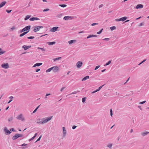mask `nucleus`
I'll return each instance as SVG.
<instances>
[{
	"mask_svg": "<svg viewBox=\"0 0 149 149\" xmlns=\"http://www.w3.org/2000/svg\"><path fill=\"white\" fill-rule=\"evenodd\" d=\"M52 117L53 116H51L49 117H47L46 119L45 118H42V123H43V124L47 123L50 120L52 119Z\"/></svg>",
	"mask_w": 149,
	"mask_h": 149,
	"instance_id": "obj_1",
	"label": "nucleus"
},
{
	"mask_svg": "<svg viewBox=\"0 0 149 149\" xmlns=\"http://www.w3.org/2000/svg\"><path fill=\"white\" fill-rule=\"evenodd\" d=\"M16 118L18 120H21L22 121H24L25 120V118L23 116L22 114H21L18 115L17 117Z\"/></svg>",
	"mask_w": 149,
	"mask_h": 149,
	"instance_id": "obj_2",
	"label": "nucleus"
},
{
	"mask_svg": "<svg viewBox=\"0 0 149 149\" xmlns=\"http://www.w3.org/2000/svg\"><path fill=\"white\" fill-rule=\"evenodd\" d=\"M23 135L22 134H16L14 136H13V140H16L17 138L19 137H22L23 136Z\"/></svg>",
	"mask_w": 149,
	"mask_h": 149,
	"instance_id": "obj_3",
	"label": "nucleus"
},
{
	"mask_svg": "<svg viewBox=\"0 0 149 149\" xmlns=\"http://www.w3.org/2000/svg\"><path fill=\"white\" fill-rule=\"evenodd\" d=\"M31 26L30 25L28 26H26L24 28H23L22 29L21 31V33L22 32H24L26 31H29L30 29Z\"/></svg>",
	"mask_w": 149,
	"mask_h": 149,
	"instance_id": "obj_4",
	"label": "nucleus"
},
{
	"mask_svg": "<svg viewBox=\"0 0 149 149\" xmlns=\"http://www.w3.org/2000/svg\"><path fill=\"white\" fill-rule=\"evenodd\" d=\"M52 70L53 72H58L59 70V68L57 66H54L52 67Z\"/></svg>",
	"mask_w": 149,
	"mask_h": 149,
	"instance_id": "obj_5",
	"label": "nucleus"
},
{
	"mask_svg": "<svg viewBox=\"0 0 149 149\" xmlns=\"http://www.w3.org/2000/svg\"><path fill=\"white\" fill-rule=\"evenodd\" d=\"M1 67L4 69H7L9 68V65L8 63H3L1 65Z\"/></svg>",
	"mask_w": 149,
	"mask_h": 149,
	"instance_id": "obj_6",
	"label": "nucleus"
},
{
	"mask_svg": "<svg viewBox=\"0 0 149 149\" xmlns=\"http://www.w3.org/2000/svg\"><path fill=\"white\" fill-rule=\"evenodd\" d=\"M4 131L5 134L7 135H9L11 132L8 130L7 127H5L4 128Z\"/></svg>",
	"mask_w": 149,
	"mask_h": 149,
	"instance_id": "obj_7",
	"label": "nucleus"
},
{
	"mask_svg": "<svg viewBox=\"0 0 149 149\" xmlns=\"http://www.w3.org/2000/svg\"><path fill=\"white\" fill-rule=\"evenodd\" d=\"M127 19V17H124L119 19H115L116 21H124L126 20Z\"/></svg>",
	"mask_w": 149,
	"mask_h": 149,
	"instance_id": "obj_8",
	"label": "nucleus"
},
{
	"mask_svg": "<svg viewBox=\"0 0 149 149\" xmlns=\"http://www.w3.org/2000/svg\"><path fill=\"white\" fill-rule=\"evenodd\" d=\"M43 28L42 26H38L35 27L34 29H33V31L35 32H36L39 30L40 28Z\"/></svg>",
	"mask_w": 149,
	"mask_h": 149,
	"instance_id": "obj_9",
	"label": "nucleus"
},
{
	"mask_svg": "<svg viewBox=\"0 0 149 149\" xmlns=\"http://www.w3.org/2000/svg\"><path fill=\"white\" fill-rule=\"evenodd\" d=\"M63 137L64 138L66 135L67 133L66 131L65 127H63Z\"/></svg>",
	"mask_w": 149,
	"mask_h": 149,
	"instance_id": "obj_10",
	"label": "nucleus"
},
{
	"mask_svg": "<svg viewBox=\"0 0 149 149\" xmlns=\"http://www.w3.org/2000/svg\"><path fill=\"white\" fill-rule=\"evenodd\" d=\"M143 6L141 4H138L136 6L135 8L136 9H142L143 8Z\"/></svg>",
	"mask_w": 149,
	"mask_h": 149,
	"instance_id": "obj_11",
	"label": "nucleus"
},
{
	"mask_svg": "<svg viewBox=\"0 0 149 149\" xmlns=\"http://www.w3.org/2000/svg\"><path fill=\"white\" fill-rule=\"evenodd\" d=\"M77 66L78 68H80L82 66L83 63H82L80 61H79L77 63Z\"/></svg>",
	"mask_w": 149,
	"mask_h": 149,
	"instance_id": "obj_12",
	"label": "nucleus"
},
{
	"mask_svg": "<svg viewBox=\"0 0 149 149\" xmlns=\"http://www.w3.org/2000/svg\"><path fill=\"white\" fill-rule=\"evenodd\" d=\"M149 134V132L148 131H146L145 132H143L141 133V135L142 136L144 137L146 135Z\"/></svg>",
	"mask_w": 149,
	"mask_h": 149,
	"instance_id": "obj_13",
	"label": "nucleus"
},
{
	"mask_svg": "<svg viewBox=\"0 0 149 149\" xmlns=\"http://www.w3.org/2000/svg\"><path fill=\"white\" fill-rule=\"evenodd\" d=\"M58 28V27H54L52 28L50 31L52 32H55L57 31V29Z\"/></svg>",
	"mask_w": 149,
	"mask_h": 149,
	"instance_id": "obj_14",
	"label": "nucleus"
},
{
	"mask_svg": "<svg viewBox=\"0 0 149 149\" xmlns=\"http://www.w3.org/2000/svg\"><path fill=\"white\" fill-rule=\"evenodd\" d=\"M30 47H31V46H27L26 45H24L22 47V48L24 49L25 50H27Z\"/></svg>",
	"mask_w": 149,
	"mask_h": 149,
	"instance_id": "obj_15",
	"label": "nucleus"
},
{
	"mask_svg": "<svg viewBox=\"0 0 149 149\" xmlns=\"http://www.w3.org/2000/svg\"><path fill=\"white\" fill-rule=\"evenodd\" d=\"M72 19V17L71 16H65L63 18V19L65 20H68L69 19Z\"/></svg>",
	"mask_w": 149,
	"mask_h": 149,
	"instance_id": "obj_16",
	"label": "nucleus"
},
{
	"mask_svg": "<svg viewBox=\"0 0 149 149\" xmlns=\"http://www.w3.org/2000/svg\"><path fill=\"white\" fill-rule=\"evenodd\" d=\"M42 63H36V64H35L33 65V67H35L36 66H40L41 65H42Z\"/></svg>",
	"mask_w": 149,
	"mask_h": 149,
	"instance_id": "obj_17",
	"label": "nucleus"
},
{
	"mask_svg": "<svg viewBox=\"0 0 149 149\" xmlns=\"http://www.w3.org/2000/svg\"><path fill=\"white\" fill-rule=\"evenodd\" d=\"M39 19V18L38 17H32L30 19V20L31 21H33L35 20H38Z\"/></svg>",
	"mask_w": 149,
	"mask_h": 149,
	"instance_id": "obj_18",
	"label": "nucleus"
},
{
	"mask_svg": "<svg viewBox=\"0 0 149 149\" xmlns=\"http://www.w3.org/2000/svg\"><path fill=\"white\" fill-rule=\"evenodd\" d=\"M76 42V40H72L70 41H69L68 42L69 44L70 45H71L73 43L75 42Z\"/></svg>",
	"mask_w": 149,
	"mask_h": 149,
	"instance_id": "obj_19",
	"label": "nucleus"
},
{
	"mask_svg": "<svg viewBox=\"0 0 149 149\" xmlns=\"http://www.w3.org/2000/svg\"><path fill=\"white\" fill-rule=\"evenodd\" d=\"M6 3V1H3L0 4V8L2 7H3Z\"/></svg>",
	"mask_w": 149,
	"mask_h": 149,
	"instance_id": "obj_20",
	"label": "nucleus"
},
{
	"mask_svg": "<svg viewBox=\"0 0 149 149\" xmlns=\"http://www.w3.org/2000/svg\"><path fill=\"white\" fill-rule=\"evenodd\" d=\"M29 32V31H25V32H24L22 33L21 34L19 35V36L20 37H22V36H24V35H25V34H27Z\"/></svg>",
	"mask_w": 149,
	"mask_h": 149,
	"instance_id": "obj_21",
	"label": "nucleus"
},
{
	"mask_svg": "<svg viewBox=\"0 0 149 149\" xmlns=\"http://www.w3.org/2000/svg\"><path fill=\"white\" fill-rule=\"evenodd\" d=\"M89 78V76H87L85 77H84L83 79H82V81H84L88 79Z\"/></svg>",
	"mask_w": 149,
	"mask_h": 149,
	"instance_id": "obj_22",
	"label": "nucleus"
},
{
	"mask_svg": "<svg viewBox=\"0 0 149 149\" xmlns=\"http://www.w3.org/2000/svg\"><path fill=\"white\" fill-rule=\"evenodd\" d=\"M6 52V51H3L2 49L0 48V55H2Z\"/></svg>",
	"mask_w": 149,
	"mask_h": 149,
	"instance_id": "obj_23",
	"label": "nucleus"
},
{
	"mask_svg": "<svg viewBox=\"0 0 149 149\" xmlns=\"http://www.w3.org/2000/svg\"><path fill=\"white\" fill-rule=\"evenodd\" d=\"M47 44H49V45H53L55 43V42H48L47 43Z\"/></svg>",
	"mask_w": 149,
	"mask_h": 149,
	"instance_id": "obj_24",
	"label": "nucleus"
},
{
	"mask_svg": "<svg viewBox=\"0 0 149 149\" xmlns=\"http://www.w3.org/2000/svg\"><path fill=\"white\" fill-rule=\"evenodd\" d=\"M61 59V57H58V58H54L53 59L54 60V61H56L58 60H59L60 59Z\"/></svg>",
	"mask_w": 149,
	"mask_h": 149,
	"instance_id": "obj_25",
	"label": "nucleus"
},
{
	"mask_svg": "<svg viewBox=\"0 0 149 149\" xmlns=\"http://www.w3.org/2000/svg\"><path fill=\"white\" fill-rule=\"evenodd\" d=\"M107 146L110 149H111L112 147V144L111 143L108 144Z\"/></svg>",
	"mask_w": 149,
	"mask_h": 149,
	"instance_id": "obj_26",
	"label": "nucleus"
},
{
	"mask_svg": "<svg viewBox=\"0 0 149 149\" xmlns=\"http://www.w3.org/2000/svg\"><path fill=\"white\" fill-rule=\"evenodd\" d=\"M63 15V13L58 14L57 15V17L58 18H60L62 17Z\"/></svg>",
	"mask_w": 149,
	"mask_h": 149,
	"instance_id": "obj_27",
	"label": "nucleus"
},
{
	"mask_svg": "<svg viewBox=\"0 0 149 149\" xmlns=\"http://www.w3.org/2000/svg\"><path fill=\"white\" fill-rule=\"evenodd\" d=\"M31 17L30 15H27L24 19L25 20H26L29 19Z\"/></svg>",
	"mask_w": 149,
	"mask_h": 149,
	"instance_id": "obj_28",
	"label": "nucleus"
},
{
	"mask_svg": "<svg viewBox=\"0 0 149 149\" xmlns=\"http://www.w3.org/2000/svg\"><path fill=\"white\" fill-rule=\"evenodd\" d=\"M111 61H109L107 63L105 64L104 65V66H105L109 65L111 63Z\"/></svg>",
	"mask_w": 149,
	"mask_h": 149,
	"instance_id": "obj_29",
	"label": "nucleus"
},
{
	"mask_svg": "<svg viewBox=\"0 0 149 149\" xmlns=\"http://www.w3.org/2000/svg\"><path fill=\"white\" fill-rule=\"evenodd\" d=\"M52 70V67L46 70V72H50Z\"/></svg>",
	"mask_w": 149,
	"mask_h": 149,
	"instance_id": "obj_30",
	"label": "nucleus"
},
{
	"mask_svg": "<svg viewBox=\"0 0 149 149\" xmlns=\"http://www.w3.org/2000/svg\"><path fill=\"white\" fill-rule=\"evenodd\" d=\"M110 29L111 31H113L116 29V27L115 26H113L111 27Z\"/></svg>",
	"mask_w": 149,
	"mask_h": 149,
	"instance_id": "obj_31",
	"label": "nucleus"
},
{
	"mask_svg": "<svg viewBox=\"0 0 149 149\" xmlns=\"http://www.w3.org/2000/svg\"><path fill=\"white\" fill-rule=\"evenodd\" d=\"M40 105H39V106H38L37 107L36 109L34 110V111H33V113H35L36 111L38 109V108H39V107L40 106Z\"/></svg>",
	"mask_w": 149,
	"mask_h": 149,
	"instance_id": "obj_32",
	"label": "nucleus"
},
{
	"mask_svg": "<svg viewBox=\"0 0 149 149\" xmlns=\"http://www.w3.org/2000/svg\"><path fill=\"white\" fill-rule=\"evenodd\" d=\"M13 119V117H10L8 119V121L9 122L11 121Z\"/></svg>",
	"mask_w": 149,
	"mask_h": 149,
	"instance_id": "obj_33",
	"label": "nucleus"
},
{
	"mask_svg": "<svg viewBox=\"0 0 149 149\" xmlns=\"http://www.w3.org/2000/svg\"><path fill=\"white\" fill-rule=\"evenodd\" d=\"M12 58L11 56H9V57H8L6 58V59L9 61H11L10 60Z\"/></svg>",
	"mask_w": 149,
	"mask_h": 149,
	"instance_id": "obj_34",
	"label": "nucleus"
},
{
	"mask_svg": "<svg viewBox=\"0 0 149 149\" xmlns=\"http://www.w3.org/2000/svg\"><path fill=\"white\" fill-rule=\"evenodd\" d=\"M86 97H84L82 99V101L83 103L84 102L86 101Z\"/></svg>",
	"mask_w": 149,
	"mask_h": 149,
	"instance_id": "obj_35",
	"label": "nucleus"
},
{
	"mask_svg": "<svg viewBox=\"0 0 149 149\" xmlns=\"http://www.w3.org/2000/svg\"><path fill=\"white\" fill-rule=\"evenodd\" d=\"M59 6H61L62 7L64 8V7H66L67 6V5H65V4H61V5H60Z\"/></svg>",
	"mask_w": 149,
	"mask_h": 149,
	"instance_id": "obj_36",
	"label": "nucleus"
},
{
	"mask_svg": "<svg viewBox=\"0 0 149 149\" xmlns=\"http://www.w3.org/2000/svg\"><path fill=\"white\" fill-rule=\"evenodd\" d=\"M78 92H79V91H78L77 92L74 91V92H72V93H71L70 94H69V95H72V94H76Z\"/></svg>",
	"mask_w": 149,
	"mask_h": 149,
	"instance_id": "obj_37",
	"label": "nucleus"
},
{
	"mask_svg": "<svg viewBox=\"0 0 149 149\" xmlns=\"http://www.w3.org/2000/svg\"><path fill=\"white\" fill-rule=\"evenodd\" d=\"M36 123L39 124H43V123H42V120L40 121H37L36 122Z\"/></svg>",
	"mask_w": 149,
	"mask_h": 149,
	"instance_id": "obj_38",
	"label": "nucleus"
},
{
	"mask_svg": "<svg viewBox=\"0 0 149 149\" xmlns=\"http://www.w3.org/2000/svg\"><path fill=\"white\" fill-rule=\"evenodd\" d=\"M93 37V35H89L87 38V39L89 38H91Z\"/></svg>",
	"mask_w": 149,
	"mask_h": 149,
	"instance_id": "obj_39",
	"label": "nucleus"
},
{
	"mask_svg": "<svg viewBox=\"0 0 149 149\" xmlns=\"http://www.w3.org/2000/svg\"><path fill=\"white\" fill-rule=\"evenodd\" d=\"M16 29V28L14 26H13L11 28V29L12 30V31H13L14 30H15Z\"/></svg>",
	"mask_w": 149,
	"mask_h": 149,
	"instance_id": "obj_40",
	"label": "nucleus"
},
{
	"mask_svg": "<svg viewBox=\"0 0 149 149\" xmlns=\"http://www.w3.org/2000/svg\"><path fill=\"white\" fill-rule=\"evenodd\" d=\"M104 85H103L100 86L99 88L97 89V90L98 91H100V89L104 86Z\"/></svg>",
	"mask_w": 149,
	"mask_h": 149,
	"instance_id": "obj_41",
	"label": "nucleus"
},
{
	"mask_svg": "<svg viewBox=\"0 0 149 149\" xmlns=\"http://www.w3.org/2000/svg\"><path fill=\"white\" fill-rule=\"evenodd\" d=\"M103 30V29H102L99 32H97V33L98 34H100L102 33Z\"/></svg>",
	"mask_w": 149,
	"mask_h": 149,
	"instance_id": "obj_42",
	"label": "nucleus"
},
{
	"mask_svg": "<svg viewBox=\"0 0 149 149\" xmlns=\"http://www.w3.org/2000/svg\"><path fill=\"white\" fill-rule=\"evenodd\" d=\"M38 49H41L42 51H45V50L44 49L42 48L38 47Z\"/></svg>",
	"mask_w": 149,
	"mask_h": 149,
	"instance_id": "obj_43",
	"label": "nucleus"
},
{
	"mask_svg": "<svg viewBox=\"0 0 149 149\" xmlns=\"http://www.w3.org/2000/svg\"><path fill=\"white\" fill-rule=\"evenodd\" d=\"M110 115H111V116H112L113 115V112H112V109H111L110 110Z\"/></svg>",
	"mask_w": 149,
	"mask_h": 149,
	"instance_id": "obj_44",
	"label": "nucleus"
},
{
	"mask_svg": "<svg viewBox=\"0 0 149 149\" xmlns=\"http://www.w3.org/2000/svg\"><path fill=\"white\" fill-rule=\"evenodd\" d=\"M27 38L28 39H33V38H34V36H30V37H28Z\"/></svg>",
	"mask_w": 149,
	"mask_h": 149,
	"instance_id": "obj_45",
	"label": "nucleus"
},
{
	"mask_svg": "<svg viewBox=\"0 0 149 149\" xmlns=\"http://www.w3.org/2000/svg\"><path fill=\"white\" fill-rule=\"evenodd\" d=\"M130 77H129L127 79V80H126V82H125L124 83V85L128 81H129V80L130 79Z\"/></svg>",
	"mask_w": 149,
	"mask_h": 149,
	"instance_id": "obj_46",
	"label": "nucleus"
},
{
	"mask_svg": "<svg viewBox=\"0 0 149 149\" xmlns=\"http://www.w3.org/2000/svg\"><path fill=\"white\" fill-rule=\"evenodd\" d=\"M100 67V65H98L96 66L95 68V70H97V69H98Z\"/></svg>",
	"mask_w": 149,
	"mask_h": 149,
	"instance_id": "obj_47",
	"label": "nucleus"
},
{
	"mask_svg": "<svg viewBox=\"0 0 149 149\" xmlns=\"http://www.w3.org/2000/svg\"><path fill=\"white\" fill-rule=\"evenodd\" d=\"M98 23H93L91 24L92 26H93L96 25H98Z\"/></svg>",
	"mask_w": 149,
	"mask_h": 149,
	"instance_id": "obj_48",
	"label": "nucleus"
},
{
	"mask_svg": "<svg viewBox=\"0 0 149 149\" xmlns=\"http://www.w3.org/2000/svg\"><path fill=\"white\" fill-rule=\"evenodd\" d=\"M42 136V135H41L40 137L38 138V140H37V141H36V142L38 141H40V139L41 138Z\"/></svg>",
	"mask_w": 149,
	"mask_h": 149,
	"instance_id": "obj_49",
	"label": "nucleus"
},
{
	"mask_svg": "<svg viewBox=\"0 0 149 149\" xmlns=\"http://www.w3.org/2000/svg\"><path fill=\"white\" fill-rule=\"evenodd\" d=\"M10 131L14 132H16V131L15 130L14 128H12L11 129H10Z\"/></svg>",
	"mask_w": 149,
	"mask_h": 149,
	"instance_id": "obj_50",
	"label": "nucleus"
},
{
	"mask_svg": "<svg viewBox=\"0 0 149 149\" xmlns=\"http://www.w3.org/2000/svg\"><path fill=\"white\" fill-rule=\"evenodd\" d=\"M146 102V101H144L142 102H140L139 104H143L144 103H145Z\"/></svg>",
	"mask_w": 149,
	"mask_h": 149,
	"instance_id": "obj_51",
	"label": "nucleus"
},
{
	"mask_svg": "<svg viewBox=\"0 0 149 149\" xmlns=\"http://www.w3.org/2000/svg\"><path fill=\"white\" fill-rule=\"evenodd\" d=\"M49 9L48 8V9H44L43 10V12H46V11H49Z\"/></svg>",
	"mask_w": 149,
	"mask_h": 149,
	"instance_id": "obj_52",
	"label": "nucleus"
},
{
	"mask_svg": "<svg viewBox=\"0 0 149 149\" xmlns=\"http://www.w3.org/2000/svg\"><path fill=\"white\" fill-rule=\"evenodd\" d=\"M77 127V126L74 125L72 127V129L73 130L75 129Z\"/></svg>",
	"mask_w": 149,
	"mask_h": 149,
	"instance_id": "obj_53",
	"label": "nucleus"
},
{
	"mask_svg": "<svg viewBox=\"0 0 149 149\" xmlns=\"http://www.w3.org/2000/svg\"><path fill=\"white\" fill-rule=\"evenodd\" d=\"M143 24H144V23H141L139 24V26H141L143 25Z\"/></svg>",
	"mask_w": 149,
	"mask_h": 149,
	"instance_id": "obj_54",
	"label": "nucleus"
},
{
	"mask_svg": "<svg viewBox=\"0 0 149 149\" xmlns=\"http://www.w3.org/2000/svg\"><path fill=\"white\" fill-rule=\"evenodd\" d=\"M6 12L8 13H10L11 12V11H12V10H6Z\"/></svg>",
	"mask_w": 149,
	"mask_h": 149,
	"instance_id": "obj_55",
	"label": "nucleus"
},
{
	"mask_svg": "<svg viewBox=\"0 0 149 149\" xmlns=\"http://www.w3.org/2000/svg\"><path fill=\"white\" fill-rule=\"evenodd\" d=\"M35 137L33 136V137H32L31 138V139H29V141L33 140V139H34V138H35Z\"/></svg>",
	"mask_w": 149,
	"mask_h": 149,
	"instance_id": "obj_56",
	"label": "nucleus"
},
{
	"mask_svg": "<svg viewBox=\"0 0 149 149\" xmlns=\"http://www.w3.org/2000/svg\"><path fill=\"white\" fill-rule=\"evenodd\" d=\"M27 145V144H26L25 143H23V144H22L21 146H26Z\"/></svg>",
	"mask_w": 149,
	"mask_h": 149,
	"instance_id": "obj_57",
	"label": "nucleus"
},
{
	"mask_svg": "<svg viewBox=\"0 0 149 149\" xmlns=\"http://www.w3.org/2000/svg\"><path fill=\"white\" fill-rule=\"evenodd\" d=\"M109 40V38H105L103 39L104 40H105L106 41H108Z\"/></svg>",
	"mask_w": 149,
	"mask_h": 149,
	"instance_id": "obj_58",
	"label": "nucleus"
},
{
	"mask_svg": "<svg viewBox=\"0 0 149 149\" xmlns=\"http://www.w3.org/2000/svg\"><path fill=\"white\" fill-rule=\"evenodd\" d=\"M103 4H101L99 6V8H102V7L103 6Z\"/></svg>",
	"mask_w": 149,
	"mask_h": 149,
	"instance_id": "obj_59",
	"label": "nucleus"
},
{
	"mask_svg": "<svg viewBox=\"0 0 149 149\" xmlns=\"http://www.w3.org/2000/svg\"><path fill=\"white\" fill-rule=\"evenodd\" d=\"M65 87H64L62 88L61 90V91H63V90L65 89Z\"/></svg>",
	"mask_w": 149,
	"mask_h": 149,
	"instance_id": "obj_60",
	"label": "nucleus"
},
{
	"mask_svg": "<svg viewBox=\"0 0 149 149\" xmlns=\"http://www.w3.org/2000/svg\"><path fill=\"white\" fill-rule=\"evenodd\" d=\"M138 107L139 108V109H140L141 110H142V108H141V106H138Z\"/></svg>",
	"mask_w": 149,
	"mask_h": 149,
	"instance_id": "obj_61",
	"label": "nucleus"
},
{
	"mask_svg": "<svg viewBox=\"0 0 149 149\" xmlns=\"http://www.w3.org/2000/svg\"><path fill=\"white\" fill-rule=\"evenodd\" d=\"M40 70V69H37L36 70V72H38Z\"/></svg>",
	"mask_w": 149,
	"mask_h": 149,
	"instance_id": "obj_62",
	"label": "nucleus"
},
{
	"mask_svg": "<svg viewBox=\"0 0 149 149\" xmlns=\"http://www.w3.org/2000/svg\"><path fill=\"white\" fill-rule=\"evenodd\" d=\"M50 95H51V94L50 93L47 94L46 95V96H48Z\"/></svg>",
	"mask_w": 149,
	"mask_h": 149,
	"instance_id": "obj_63",
	"label": "nucleus"
},
{
	"mask_svg": "<svg viewBox=\"0 0 149 149\" xmlns=\"http://www.w3.org/2000/svg\"><path fill=\"white\" fill-rule=\"evenodd\" d=\"M12 101V100L11 99L8 102V104H9V103H10Z\"/></svg>",
	"mask_w": 149,
	"mask_h": 149,
	"instance_id": "obj_64",
	"label": "nucleus"
}]
</instances>
